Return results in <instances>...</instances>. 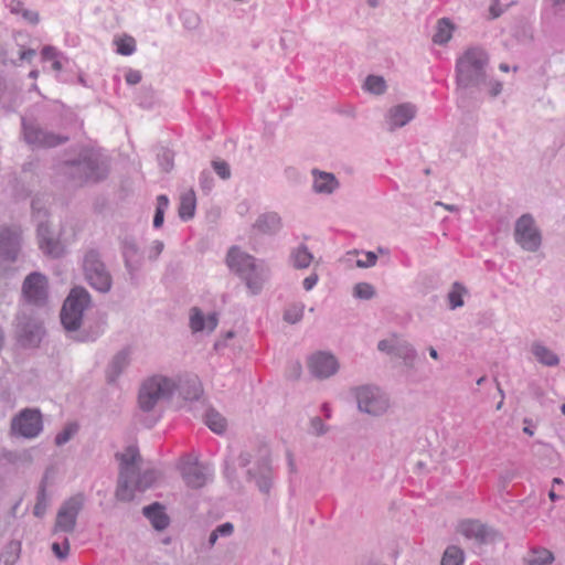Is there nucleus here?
<instances>
[{"mask_svg":"<svg viewBox=\"0 0 565 565\" xmlns=\"http://www.w3.org/2000/svg\"><path fill=\"white\" fill-rule=\"evenodd\" d=\"M307 369L316 380H326L338 373L340 362L335 355H308Z\"/></svg>","mask_w":565,"mask_h":565,"instance_id":"9d476101","label":"nucleus"},{"mask_svg":"<svg viewBox=\"0 0 565 565\" xmlns=\"http://www.w3.org/2000/svg\"><path fill=\"white\" fill-rule=\"evenodd\" d=\"M303 316V306L302 305H291L284 315L285 321L289 323H296L301 320Z\"/></svg>","mask_w":565,"mask_h":565,"instance_id":"a19ab883","label":"nucleus"},{"mask_svg":"<svg viewBox=\"0 0 565 565\" xmlns=\"http://www.w3.org/2000/svg\"><path fill=\"white\" fill-rule=\"evenodd\" d=\"M377 256L373 252H367L364 254L363 258L356 260V266L361 268L372 267L376 264Z\"/></svg>","mask_w":565,"mask_h":565,"instance_id":"49530a36","label":"nucleus"},{"mask_svg":"<svg viewBox=\"0 0 565 565\" xmlns=\"http://www.w3.org/2000/svg\"><path fill=\"white\" fill-rule=\"evenodd\" d=\"M548 497H550V499H551L552 501H555V500H557V499H558V497L556 495V493H555L553 490H551V491L548 492Z\"/></svg>","mask_w":565,"mask_h":565,"instance_id":"e2e57ef3","label":"nucleus"},{"mask_svg":"<svg viewBox=\"0 0 565 565\" xmlns=\"http://www.w3.org/2000/svg\"><path fill=\"white\" fill-rule=\"evenodd\" d=\"M523 431L527 434L529 436H533L534 431L530 427H524Z\"/></svg>","mask_w":565,"mask_h":565,"instance_id":"0e129e2a","label":"nucleus"},{"mask_svg":"<svg viewBox=\"0 0 565 565\" xmlns=\"http://www.w3.org/2000/svg\"><path fill=\"white\" fill-rule=\"evenodd\" d=\"M500 70L503 71V72H508L509 71V66L507 64H501L500 65Z\"/></svg>","mask_w":565,"mask_h":565,"instance_id":"69168bd1","label":"nucleus"},{"mask_svg":"<svg viewBox=\"0 0 565 565\" xmlns=\"http://www.w3.org/2000/svg\"><path fill=\"white\" fill-rule=\"evenodd\" d=\"M415 115V108L409 104L398 105L390 111V125L392 128L406 125Z\"/></svg>","mask_w":565,"mask_h":565,"instance_id":"412c9836","label":"nucleus"},{"mask_svg":"<svg viewBox=\"0 0 565 565\" xmlns=\"http://www.w3.org/2000/svg\"><path fill=\"white\" fill-rule=\"evenodd\" d=\"M30 76H31L32 78H36V77L39 76V72H38V71H32V72L30 73Z\"/></svg>","mask_w":565,"mask_h":565,"instance_id":"774afa93","label":"nucleus"},{"mask_svg":"<svg viewBox=\"0 0 565 565\" xmlns=\"http://www.w3.org/2000/svg\"><path fill=\"white\" fill-rule=\"evenodd\" d=\"M288 465H289L290 470L294 472L296 470V466H295L294 457L290 454H288Z\"/></svg>","mask_w":565,"mask_h":565,"instance_id":"052dcab7","label":"nucleus"},{"mask_svg":"<svg viewBox=\"0 0 565 565\" xmlns=\"http://www.w3.org/2000/svg\"><path fill=\"white\" fill-rule=\"evenodd\" d=\"M257 227L263 232H275L280 227V218L275 213L265 214L258 220Z\"/></svg>","mask_w":565,"mask_h":565,"instance_id":"7c9ffc66","label":"nucleus"},{"mask_svg":"<svg viewBox=\"0 0 565 565\" xmlns=\"http://www.w3.org/2000/svg\"><path fill=\"white\" fill-rule=\"evenodd\" d=\"M328 426L320 417H312L309 423V434L313 436H322L328 431Z\"/></svg>","mask_w":565,"mask_h":565,"instance_id":"79ce46f5","label":"nucleus"},{"mask_svg":"<svg viewBox=\"0 0 565 565\" xmlns=\"http://www.w3.org/2000/svg\"><path fill=\"white\" fill-rule=\"evenodd\" d=\"M459 532L468 539L486 542L489 537V530L478 521H463L459 525Z\"/></svg>","mask_w":565,"mask_h":565,"instance_id":"6ab92c4d","label":"nucleus"},{"mask_svg":"<svg viewBox=\"0 0 565 565\" xmlns=\"http://www.w3.org/2000/svg\"><path fill=\"white\" fill-rule=\"evenodd\" d=\"M119 460V476L116 499L124 502L134 500L135 493L152 488L161 477L156 468H141L142 458L134 446L127 447L116 455Z\"/></svg>","mask_w":565,"mask_h":565,"instance_id":"f257e3e1","label":"nucleus"},{"mask_svg":"<svg viewBox=\"0 0 565 565\" xmlns=\"http://www.w3.org/2000/svg\"><path fill=\"white\" fill-rule=\"evenodd\" d=\"M467 294V289L459 282L452 285L451 290L448 294V300L450 307L456 309L463 305V296Z\"/></svg>","mask_w":565,"mask_h":565,"instance_id":"473e14b6","label":"nucleus"},{"mask_svg":"<svg viewBox=\"0 0 565 565\" xmlns=\"http://www.w3.org/2000/svg\"><path fill=\"white\" fill-rule=\"evenodd\" d=\"M226 263L228 267L241 275L253 294L257 292L263 282V277L256 271L254 258L237 247L228 250Z\"/></svg>","mask_w":565,"mask_h":565,"instance_id":"423d86ee","label":"nucleus"},{"mask_svg":"<svg viewBox=\"0 0 565 565\" xmlns=\"http://www.w3.org/2000/svg\"><path fill=\"white\" fill-rule=\"evenodd\" d=\"M177 392V380L162 374H154L142 381L138 391V407L143 413H151Z\"/></svg>","mask_w":565,"mask_h":565,"instance_id":"7ed1b4c3","label":"nucleus"},{"mask_svg":"<svg viewBox=\"0 0 565 565\" xmlns=\"http://www.w3.org/2000/svg\"><path fill=\"white\" fill-rule=\"evenodd\" d=\"M25 139L30 143H40L45 147H53L58 145L62 140L53 135H47L38 129H25Z\"/></svg>","mask_w":565,"mask_h":565,"instance_id":"b1692460","label":"nucleus"},{"mask_svg":"<svg viewBox=\"0 0 565 565\" xmlns=\"http://www.w3.org/2000/svg\"><path fill=\"white\" fill-rule=\"evenodd\" d=\"M484 63V53L479 49H470L465 52L462 57L459 58L457 64L460 81L465 74L469 75L472 72H478Z\"/></svg>","mask_w":565,"mask_h":565,"instance_id":"4468645a","label":"nucleus"},{"mask_svg":"<svg viewBox=\"0 0 565 565\" xmlns=\"http://www.w3.org/2000/svg\"><path fill=\"white\" fill-rule=\"evenodd\" d=\"M141 79V75L139 72L137 71H130L129 73H127L126 75V81L127 83L129 84H137L139 83Z\"/></svg>","mask_w":565,"mask_h":565,"instance_id":"864d4df0","label":"nucleus"},{"mask_svg":"<svg viewBox=\"0 0 565 565\" xmlns=\"http://www.w3.org/2000/svg\"><path fill=\"white\" fill-rule=\"evenodd\" d=\"M291 258L296 268H307L311 264L313 256L306 247L301 246L292 253Z\"/></svg>","mask_w":565,"mask_h":565,"instance_id":"c756f323","label":"nucleus"},{"mask_svg":"<svg viewBox=\"0 0 565 565\" xmlns=\"http://www.w3.org/2000/svg\"><path fill=\"white\" fill-rule=\"evenodd\" d=\"M34 54H35V51L29 50L21 54V58H31L32 56H34Z\"/></svg>","mask_w":565,"mask_h":565,"instance_id":"bf43d9fd","label":"nucleus"},{"mask_svg":"<svg viewBox=\"0 0 565 565\" xmlns=\"http://www.w3.org/2000/svg\"><path fill=\"white\" fill-rule=\"evenodd\" d=\"M128 355H113L106 369V379L108 383H114L122 372L129 366Z\"/></svg>","mask_w":565,"mask_h":565,"instance_id":"5701e85b","label":"nucleus"},{"mask_svg":"<svg viewBox=\"0 0 565 565\" xmlns=\"http://www.w3.org/2000/svg\"><path fill=\"white\" fill-rule=\"evenodd\" d=\"M391 364L402 374H412L420 370L419 355H392Z\"/></svg>","mask_w":565,"mask_h":565,"instance_id":"a211bd4d","label":"nucleus"},{"mask_svg":"<svg viewBox=\"0 0 565 565\" xmlns=\"http://www.w3.org/2000/svg\"><path fill=\"white\" fill-rule=\"evenodd\" d=\"M338 186L333 174L327 172L315 173L313 189L319 193H331Z\"/></svg>","mask_w":565,"mask_h":565,"instance_id":"393cba45","label":"nucleus"},{"mask_svg":"<svg viewBox=\"0 0 565 565\" xmlns=\"http://www.w3.org/2000/svg\"><path fill=\"white\" fill-rule=\"evenodd\" d=\"M218 323L217 315L212 312L204 316L201 309L193 307L190 310V328L192 332H212Z\"/></svg>","mask_w":565,"mask_h":565,"instance_id":"dca6fc26","label":"nucleus"},{"mask_svg":"<svg viewBox=\"0 0 565 565\" xmlns=\"http://www.w3.org/2000/svg\"><path fill=\"white\" fill-rule=\"evenodd\" d=\"M169 200L166 195H159L157 198V209L153 217V226L160 227L163 224L164 212L168 209Z\"/></svg>","mask_w":565,"mask_h":565,"instance_id":"c9c22d12","label":"nucleus"},{"mask_svg":"<svg viewBox=\"0 0 565 565\" xmlns=\"http://www.w3.org/2000/svg\"><path fill=\"white\" fill-rule=\"evenodd\" d=\"M218 540L217 533L213 530L209 536L207 544L209 548H212Z\"/></svg>","mask_w":565,"mask_h":565,"instance_id":"6e6d98bb","label":"nucleus"},{"mask_svg":"<svg viewBox=\"0 0 565 565\" xmlns=\"http://www.w3.org/2000/svg\"><path fill=\"white\" fill-rule=\"evenodd\" d=\"M19 245V234L6 228L0 233V254L6 259H14Z\"/></svg>","mask_w":565,"mask_h":565,"instance_id":"f3484780","label":"nucleus"},{"mask_svg":"<svg viewBox=\"0 0 565 565\" xmlns=\"http://www.w3.org/2000/svg\"><path fill=\"white\" fill-rule=\"evenodd\" d=\"M207 477V468L196 458L185 461L182 466V478L190 488H202L206 483Z\"/></svg>","mask_w":565,"mask_h":565,"instance_id":"ddd939ff","label":"nucleus"},{"mask_svg":"<svg viewBox=\"0 0 565 565\" xmlns=\"http://www.w3.org/2000/svg\"><path fill=\"white\" fill-rule=\"evenodd\" d=\"M385 87H386L385 81L383 79V77H380V76L371 75L365 79V83H364V88L367 92L373 93V94L384 93Z\"/></svg>","mask_w":565,"mask_h":565,"instance_id":"58836bf2","label":"nucleus"},{"mask_svg":"<svg viewBox=\"0 0 565 565\" xmlns=\"http://www.w3.org/2000/svg\"><path fill=\"white\" fill-rule=\"evenodd\" d=\"M52 67L55 71H60L62 68V64L57 57L54 61H52Z\"/></svg>","mask_w":565,"mask_h":565,"instance_id":"680f3d73","label":"nucleus"},{"mask_svg":"<svg viewBox=\"0 0 565 565\" xmlns=\"http://www.w3.org/2000/svg\"><path fill=\"white\" fill-rule=\"evenodd\" d=\"M501 14V10L498 8L497 4H493L490 7V15L492 19L498 18Z\"/></svg>","mask_w":565,"mask_h":565,"instance_id":"4d7b16f0","label":"nucleus"},{"mask_svg":"<svg viewBox=\"0 0 565 565\" xmlns=\"http://www.w3.org/2000/svg\"><path fill=\"white\" fill-rule=\"evenodd\" d=\"M205 424L212 431L216 434H222L226 427L225 418L214 411H210L206 413Z\"/></svg>","mask_w":565,"mask_h":565,"instance_id":"c85d7f7f","label":"nucleus"},{"mask_svg":"<svg viewBox=\"0 0 565 565\" xmlns=\"http://www.w3.org/2000/svg\"><path fill=\"white\" fill-rule=\"evenodd\" d=\"M562 483H563L562 479H559V478L553 479V484H562Z\"/></svg>","mask_w":565,"mask_h":565,"instance_id":"338daca9","label":"nucleus"},{"mask_svg":"<svg viewBox=\"0 0 565 565\" xmlns=\"http://www.w3.org/2000/svg\"><path fill=\"white\" fill-rule=\"evenodd\" d=\"M49 504H50V498L46 494L44 486H42L38 493L36 503L34 505V510H33L34 515L38 518H42L45 514Z\"/></svg>","mask_w":565,"mask_h":565,"instance_id":"f704fd0d","label":"nucleus"},{"mask_svg":"<svg viewBox=\"0 0 565 565\" xmlns=\"http://www.w3.org/2000/svg\"><path fill=\"white\" fill-rule=\"evenodd\" d=\"M42 58L44 61H54L58 54L57 51L53 46H44L41 52Z\"/></svg>","mask_w":565,"mask_h":565,"instance_id":"3c124183","label":"nucleus"},{"mask_svg":"<svg viewBox=\"0 0 565 565\" xmlns=\"http://www.w3.org/2000/svg\"><path fill=\"white\" fill-rule=\"evenodd\" d=\"M88 303L89 295L84 288L76 287L71 290L61 311V321L66 330L73 331L79 328L83 311Z\"/></svg>","mask_w":565,"mask_h":565,"instance_id":"39448f33","label":"nucleus"},{"mask_svg":"<svg viewBox=\"0 0 565 565\" xmlns=\"http://www.w3.org/2000/svg\"><path fill=\"white\" fill-rule=\"evenodd\" d=\"M52 551L58 559H65L70 552V542L64 539L63 543L54 542L52 544Z\"/></svg>","mask_w":565,"mask_h":565,"instance_id":"c03bdc74","label":"nucleus"},{"mask_svg":"<svg viewBox=\"0 0 565 565\" xmlns=\"http://www.w3.org/2000/svg\"><path fill=\"white\" fill-rule=\"evenodd\" d=\"M213 168L215 172L222 178V179H228L231 177V170L230 166L225 161H213Z\"/></svg>","mask_w":565,"mask_h":565,"instance_id":"de8ad7c7","label":"nucleus"},{"mask_svg":"<svg viewBox=\"0 0 565 565\" xmlns=\"http://www.w3.org/2000/svg\"><path fill=\"white\" fill-rule=\"evenodd\" d=\"M76 426L75 425H68L65 427L61 433H58L55 437V444L57 446H62L66 444L73 435L76 433Z\"/></svg>","mask_w":565,"mask_h":565,"instance_id":"a18cd8bd","label":"nucleus"},{"mask_svg":"<svg viewBox=\"0 0 565 565\" xmlns=\"http://www.w3.org/2000/svg\"><path fill=\"white\" fill-rule=\"evenodd\" d=\"M145 516L151 522L156 530L162 531L169 525V518L159 503H152L143 508Z\"/></svg>","mask_w":565,"mask_h":565,"instance_id":"aec40b11","label":"nucleus"},{"mask_svg":"<svg viewBox=\"0 0 565 565\" xmlns=\"http://www.w3.org/2000/svg\"><path fill=\"white\" fill-rule=\"evenodd\" d=\"M317 282H318V275L317 274H311L310 276L305 278V280H303V288L306 290H311L316 286Z\"/></svg>","mask_w":565,"mask_h":565,"instance_id":"603ef678","label":"nucleus"},{"mask_svg":"<svg viewBox=\"0 0 565 565\" xmlns=\"http://www.w3.org/2000/svg\"><path fill=\"white\" fill-rule=\"evenodd\" d=\"M83 503L84 499L82 495H75L66 500L57 511L53 532L72 533L75 530Z\"/></svg>","mask_w":565,"mask_h":565,"instance_id":"1a4fd4ad","label":"nucleus"},{"mask_svg":"<svg viewBox=\"0 0 565 565\" xmlns=\"http://www.w3.org/2000/svg\"><path fill=\"white\" fill-rule=\"evenodd\" d=\"M515 239L527 250H535L541 244V235L530 215H522L515 225Z\"/></svg>","mask_w":565,"mask_h":565,"instance_id":"9b49d317","label":"nucleus"},{"mask_svg":"<svg viewBox=\"0 0 565 565\" xmlns=\"http://www.w3.org/2000/svg\"><path fill=\"white\" fill-rule=\"evenodd\" d=\"M47 226L41 224L38 228L40 248L47 255L57 257L63 253V246L58 241L46 237Z\"/></svg>","mask_w":565,"mask_h":565,"instance_id":"4be33fe9","label":"nucleus"},{"mask_svg":"<svg viewBox=\"0 0 565 565\" xmlns=\"http://www.w3.org/2000/svg\"><path fill=\"white\" fill-rule=\"evenodd\" d=\"M196 206L195 194L192 190L185 192L181 196L179 215L182 220H190L194 216Z\"/></svg>","mask_w":565,"mask_h":565,"instance_id":"a878e982","label":"nucleus"},{"mask_svg":"<svg viewBox=\"0 0 565 565\" xmlns=\"http://www.w3.org/2000/svg\"><path fill=\"white\" fill-rule=\"evenodd\" d=\"M11 429L24 438H35L43 429L42 414L38 408H25L13 417Z\"/></svg>","mask_w":565,"mask_h":565,"instance_id":"0eeeda50","label":"nucleus"},{"mask_svg":"<svg viewBox=\"0 0 565 565\" xmlns=\"http://www.w3.org/2000/svg\"><path fill=\"white\" fill-rule=\"evenodd\" d=\"M541 364L545 366H555L559 363L557 355H537Z\"/></svg>","mask_w":565,"mask_h":565,"instance_id":"8fccbe9b","label":"nucleus"},{"mask_svg":"<svg viewBox=\"0 0 565 565\" xmlns=\"http://www.w3.org/2000/svg\"><path fill=\"white\" fill-rule=\"evenodd\" d=\"M10 10L12 13H21L30 23H36L39 21V14L34 11L23 9V3L18 0L11 1Z\"/></svg>","mask_w":565,"mask_h":565,"instance_id":"e433bc0d","label":"nucleus"},{"mask_svg":"<svg viewBox=\"0 0 565 565\" xmlns=\"http://www.w3.org/2000/svg\"><path fill=\"white\" fill-rule=\"evenodd\" d=\"M238 465L246 470V480L253 482L263 493L268 495L274 484L271 452L267 445H258L243 450Z\"/></svg>","mask_w":565,"mask_h":565,"instance_id":"f03ea898","label":"nucleus"},{"mask_svg":"<svg viewBox=\"0 0 565 565\" xmlns=\"http://www.w3.org/2000/svg\"><path fill=\"white\" fill-rule=\"evenodd\" d=\"M218 537H228L234 532V525L231 522H225L214 529Z\"/></svg>","mask_w":565,"mask_h":565,"instance_id":"09e8293b","label":"nucleus"},{"mask_svg":"<svg viewBox=\"0 0 565 565\" xmlns=\"http://www.w3.org/2000/svg\"><path fill=\"white\" fill-rule=\"evenodd\" d=\"M360 413L371 417H382L390 411V395L377 385L365 384L351 390Z\"/></svg>","mask_w":565,"mask_h":565,"instance_id":"20e7f679","label":"nucleus"},{"mask_svg":"<svg viewBox=\"0 0 565 565\" xmlns=\"http://www.w3.org/2000/svg\"><path fill=\"white\" fill-rule=\"evenodd\" d=\"M377 348L382 352L399 351L406 349V347L402 343L401 339L396 335H392L388 339L380 341Z\"/></svg>","mask_w":565,"mask_h":565,"instance_id":"ea45409f","label":"nucleus"},{"mask_svg":"<svg viewBox=\"0 0 565 565\" xmlns=\"http://www.w3.org/2000/svg\"><path fill=\"white\" fill-rule=\"evenodd\" d=\"M375 291L372 285L367 282H360L354 287V295L361 299H370L374 296Z\"/></svg>","mask_w":565,"mask_h":565,"instance_id":"37998d69","label":"nucleus"},{"mask_svg":"<svg viewBox=\"0 0 565 565\" xmlns=\"http://www.w3.org/2000/svg\"><path fill=\"white\" fill-rule=\"evenodd\" d=\"M554 559L553 554L543 548V550H535L527 558V565H547L552 563Z\"/></svg>","mask_w":565,"mask_h":565,"instance_id":"72a5a7b5","label":"nucleus"},{"mask_svg":"<svg viewBox=\"0 0 565 565\" xmlns=\"http://www.w3.org/2000/svg\"><path fill=\"white\" fill-rule=\"evenodd\" d=\"M301 371V365L299 363H296L295 365H292L291 371L289 372V377L295 380L299 379Z\"/></svg>","mask_w":565,"mask_h":565,"instance_id":"5fc2aeb1","label":"nucleus"},{"mask_svg":"<svg viewBox=\"0 0 565 565\" xmlns=\"http://www.w3.org/2000/svg\"><path fill=\"white\" fill-rule=\"evenodd\" d=\"M177 391L186 401H198L203 394L202 384L196 375L186 374L177 381Z\"/></svg>","mask_w":565,"mask_h":565,"instance_id":"2eb2a0df","label":"nucleus"},{"mask_svg":"<svg viewBox=\"0 0 565 565\" xmlns=\"http://www.w3.org/2000/svg\"><path fill=\"white\" fill-rule=\"evenodd\" d=\"M463 552L457 546H449L444 553L440 565H461Z\"/></svg>","mask_w":565,"mask_h":565,"instance_id":"2f4dec72","label":"nucleus"},{"mask_svg":"<svg viewBox=\"0 0 565 565\" xmlns=\"http://www.w3.org/2000/svg\"><path fill=\"white\" fill-rule=\"evenodd\" d=\"M46 278L38 273L29 275L23 284L25 299L34 305L42 303L46 298Z\"/></svg>","mask_w":565,"mask_h":565,"instance_id":"f8f14e48","label":"nucleus"},{"mask_svg":"<svg viewBox=\"0 0 565 565\" xmlns=\"http://www.w3.org/2000/svg\"><path fill=\"white\" fill-rule=\"evenodd\" d=\"M117 52L121 55H130L136 50V41L131 36H122L115 41Z\"/></svg>","mask_w":565,"mask_h":565,"instance_id":"4c0bfd02","label":"nucleus"},{"mask_svg":"<svg viewBox=\"0 0 565 565\" xmlns=\"http://www.w3.org/2000/svg\"><path fill=\"white\" fill-rule=\"evenodd\" d=\"M321 409L327 418L331 417V408L328 403L322 404Z\"/></svg>","mask_w":565,"mask_h":565,"instance_id":"13d9d810","label":"nucleus"},{"mask_svg":"<svg viewBox=\"0 0 565 565\" xmlns=\"http://www.w3.org/2000/svg\"><path fill=\"white\" fill-rule=\"evenodd\" d=\"M84 271L87 281L93 288L102 292H106L110 289V276L95 252H88L85 255Z\"/></svg>","mask_w":565,"mask_h":565,"instance_id":"6e6552de","label":"nucleus"},{"mask_svg":"<svg viewBox=\"0 0 565 565\" xmlns=\"http://www.w3.org/2000/svg\"><path fill=\"white\" fill-rule=\"evenodd\" d=\"M454 25L447 19L438 21L437 31L434 34L433 41L437 44L447 43L452 36Z\"/></svg>","mask_w":565,"mask_h":565,"instance_id":"cd10ccee","label":"nucleus"},{"mask_svg":"<svg viewBox=\"0 0 565 565\" xmlns=\"http://www.w3.org/2000/svg\"><path fill=\"white\" fill-rule=\"evenodd\" d=\"M21 543L19 541L9 542L1 556L0 565H14L20 557Z\"/></svg>","mask_w":565,"mask_h":565,"instance_id":"bb28decb","label":"nucleus"}]
</instances>
